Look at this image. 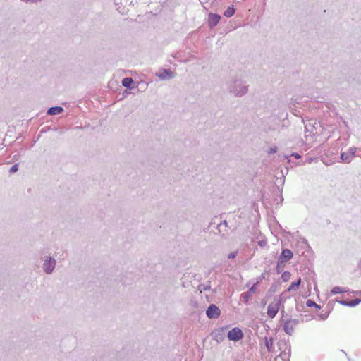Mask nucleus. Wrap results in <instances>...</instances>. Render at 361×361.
Listing matches in <instances>:
<instances>
[{"label":"nucleus","mask_w":361,"mask_h":361,"mask_svg":"<svg viewBox=\"0 0 361 361\" xmlns=\"http://www.w3.org/2000/svg\"><path fill=\"white\" fill-rule=\"evenodd\" d=\"M281 305L280 299H274L267 307V315L269 318L273 319L277 314Z\"/></svg>","instance_id":"nucleus-1"},{"label":"nucleus","mask_w":361,"mask_h":361,"mask_svg":"<svg viewBox=\"0 0 361 361\" xmlns=\"http://www.w3.org/2000/svg\"><path fill=\"white\" fill-rule=\"evenodd\" d=\"M293 257V252L289 249H284L282 250L281 254L279 257V262L277 264V271H280L281 264L288 262Z\"/></svg>","instance_id":"nucleus-2"},{"label":"nucleus","mask_w":361,"mask_h":361,"mask_svg":"<svg viewBox=\"0 0 361 361\" xmlns=\"http://www.w3.org/2000/svg\"><path fill=\"white\" fill-rule=\"evenodd\" d=\"M228 338L230 341H238L243 338V333L240 329L234 327L228 331Z\"/></svg>","instance_id":"nucleus-3"},{"label":"nucleus","mask_w":361,"mask_h":361,"mask_svg":"<svg viewBox=\"0 0 361 361\" xmlns=\"http://www.w3.org/2000/svg\"><path fill=\"white\" fill-rule=\"evenodd\" d=\"M221 311L215 305H210L206 312L207 316L210 319H216L220 316Z\"/></svg>","instance_id":"nucleus-4"},{"label":"nucleus","mask_w":361,"mask_h":361,"mask_svg":"<svg viewBox=\"0 0 361 361\" xmlns=\"http://www.w3.org/2000/svg\"><path fill=\"white\" fill-rule=\"evenodd\" d=\"M55 264H56V262L54 259H49L45 260L44 265H43L45 272L47 274H50L53 271V269L55 267Z\"/></svg>","instance_id":"nucleus-5"},{"label":"nucleus","mask_w":361,"mask_h":361,"mask_svg":"<svg viewBox=\"0 0 361 361\" xmlns=\"http://www.w3.org/2000/svg\"><path fill=\"white\" fill-rule=\"evenodd\" d=\"M220 16L216 13H210L208 17V23L209 27L216 26L220 20Z\"/></svg>","instance_id":"nucleus-6"},{"label":"nucleus","mask_w":361,"mask_h":361,"mask_svg":"<svg viewBox=\"0 0 361 361\" xmlns=\"http://www.w3.org/2000/svg\"><path fill=\"white\" fill-rule=\"evenodd\" d=\"M360 302H361V300L355 299V300H349V301L343 300V301H341L340 302H341V304H342L345 306L354 307V306L358 305Z\"/></svg>","instance_id":"nucleus-7"},{"label":"nucleus","mask_w":361,"mask_h":361,"mask_svg":"<svg viewBox=\"0 0 361 361\" xmlns=\"http://www.w3.org/2000/svg\"><path fill=\"white\" fill-rule=\"evenodd\" d=\"M63 111V109L61 106H55V107H51L48 110V114L49 115H56L62 113Z\"/></svg>","instance_id":"nucleus-8"},{"label":"nucleus","mask_w":361,"mask_h":361,"mask_svg":"<svg viewBox=\"0 0 361 361\" xmlns=\"http://www.w3.org/2000/svg\"><path fill=\"white\" fill-rule=\"evenodd\" d=\"M301 283V279L300 278L297 281H295V282H293L290 286L288 287V291L290 292L291 290H296L298 288L300 284Z\"/></svg>","instance_id":"nucleus-9"},{"label":"nucleus","mask_w":361,"mask_h":361,"mask_svg":"<svg viewBox=\"0 0 361 361\" xmlns=\"http://www.w3.org/2000/svg\"><path fill=\"white\" fill-rule=\"evenodd\" d=\"M133 80L131 78H125L122 80V85L126 87H130Z\"/></svg>","instance_id":"nucleus-10"},{"label":"nucleus","mask_w":361,"mask_h":361,"mask_svg":"<svg viewBox=\"0 0 361 361\" xmlns=\"http://www.w3.org/2000/svg\"><path fill=\"white\" fill-rule=\"evenodd\" d=\"M345 292H347V290L339 286H335L331 290V293L334 294L343 293Z\"/></svg>","instance_id":"nucleus-11"},{"label":"nucleus","mask_w":361,"mask_h":361,"mask_svg":"<svg viewBox=\"0 0 361 361\" xmlns=\"http://www.w3.org/2000/svg\"><path fill=\"white\" fill-rule=\"evenodd\" d=\"M235 13V10L233 7H228L224 13V15L226 17H231Z\"/></svg>","instance_id":"nucleus-12"},{"label":"nucleus","mask_w":361,"mask_h":361,"mask_svg":"<svg viewBox=\"0 0 361 361\" xmlns=\"http://www.w3.org/2000/svg\"><path fill=\"white\" fill-rule=\"evenodd\" d=\"M353 154H352L350 156H349L346 153L343 152L341 155V158L342 160H343L345 162H350L353 157Z\"/></svg>","instance_id":"nucleus-13"},{"label":"nucleus","mask_w":361,"mask_h":361,"mask_svg":"<svg viewBox=\"0 0 361 361\" xmlns=\"http://www.w3.org/2000/svg\"><path fill=\"white\" fill-rule=\"evenodd\" d=\"M290 273L288 271H284L281 275V279L283 281H288L290 279Z\"/></svg>","instance_id":"nucleus-14"},{"label":"nucleus","mask_w":361,"mask_h":361,"mask_svg":"<svg viewBox=\"0 0 361 361\" xmlns=\"http://www.w3.org/2000/svg\"><path fill=\"white\" fill-rule=\"evenodd\" d=\"M250 296H251V294L248 291L246 293H244L241 295L242 298L243 299L244 302L246 303L248 302Z\"/></svg>","instance_id":"nucleus-15"},{"label":"nucleus","mask_w":361,"mask_h":361,"mask_svg":"<svg viewBox=\"0 0 361 361\" xmlns=\"http://www.w3.org/2000/svg\"><path fill=\"white\" fill-rule=\"evenodd\" d=\"M292 322L290 320V321H287L286 323H285V326H284V329H285V331L286 333L290 334V331L288 330V326L291 324Z\"/></svg>","instance_id":"nucleus-16"},{"label":"nucleus","mask_w":361,"mask_h":361,"mask_svg":"<svg viewBox=\"0 0 361 361\" xmlns=\"http://www.w3.org/2000/svg\"><path fill=\"white\" fill-rule=\"evenodd\" d=\"M18 170V164H14L11 169H10V172L11 173H15Z\"/></svg>","instance_id":"nucleus-17"},{"label":"nucleus","mask_w":361,"mask_h":361,"mask_svg":"<svg viewBox=\"0 0 361 361\" xmlns=\"http://www.w3.org/2000/svg\"><path fill=\"white\" fill-rule=\"evenodd\" d=\"M248 292H250V294H252V293H255L256 292V286H255V285L252 286L250 288V290H248Z\"/></svg>","instance_id":"nucleus-18"},{"label":"nucleus","mask_w":361,"mask_h":361,"mask_svg":"<svg viewBox=\"0 0 361 361\" xmlns=\"http://www.w3.org/2000/svg\"><path fill=\"white\" fill-rule=\"evenodd\" d=\"M236 255H237V252H232L228 255V258L233 259L235 257Z\"/></svg>","instance_id":"nucleus-19"},{"label":"nucleus","mask_w":361,"mask_h":361,"mask_svg":"<svg viewBox=\"0 0 361 361\" xmlns=\"http://www.w3.org/2000/svg\"><path fill=\"white\" fill-rule=\"evenodd\" d=\"M288 330L291 331L293 330V328L292 327L290 328L288 326Z\"/></svg>","instance_id":"nucleus-20"}]
</instances>
